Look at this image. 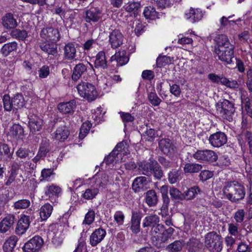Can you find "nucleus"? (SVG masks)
Instances as JSON below:
<instances>
[{"mask_svg":"<svg viewBox=\"0 0 252 252\" xmlns=\"http://www.w3.org/2000/svg\"><path fill=\"white\" fill-rule=\"evenodd\" d=\"M186 18L190 22L194 23L201 20L203 17V13L199 9L190 8L189 12L186 14Z\"/></svg>","mask_w":252,"mask_h":252,"instance_id":"7c9ffc66","label":"nucleus"},{"mask_svg":"<svg viewBox=\"0 0 252 252\" xmlns=\"http://www.w3.org/2000/svg\"><path fill=\"white\" fill-rule=\"evenodd\" d=\"M143 14L147 19L154 20L156 18H159L158 13L156 11L154 7L151 6H147L145 8Z\"/></svg>","mask_w":252,"mask_h":252,"instance_id":"79ce46f5","label":"nucleus"},{"mask_svg":"<svg viewBox=\"0 0 252 252\" xmlns=\"http://www.w3.org/2000/svg\"><path fill=\"white\" fill-rule=\"evenodd\" d=\"M57 124L58 126L55 132V138L59 141H64L69 135L70 131L63 121H60Z\"/></svg>","mask_w":252,"mask_h":252,"instance_id":"ddd939ff","label":"nucleus"},{"mask_svg":"<svg viewBox=\"0 0 252 252\" xmlns=\"http://www.w3.org/2000/svg\"><path fill=\"white\" fill-rule=\"evenodd\" d=\"M118 153H115V151L112 152L104 158L103 162H104L107 165L110 166L114 165V163H116L119 161V157Z\"/></svg>","mask_w":252,"mask_h":252,"instance_id":"de8ad7c7","label":"nucleus"},{"mask_svg":"<svg viewBox=\"0 0 252 252\" xmlns=\"http://www.w3.org/2000/svg\"><path fill=\"white\" fill-rule=\"evenodd\" d=\"M221 40L219 42L218 47L215 48V51L219 60L226 64H230L234 58V47L225 36H221Z\"/></svg>","mask_w":252,"mask_h":252,"instance_id":"7ed1b4c3","label":"nucleus"},{"mask_svg":"<svg viewBox=\"0 0 252 252\" xmlns=\"http://www.w3.org/2000/svg\"><path fill=\"white\" fill-rule=\"evenodd\" d=\"M201 191L200 188L198 186H193L185 191L183 194L185 196V200H189L194 198L198 193Z\"/></svg>","mask_w":252,"mask_h":252,"instance_id":"a19ab883","label":"nucleus"},{"mask_svg":"<svg viewBox=\"0 0 252 252\" xmlns=\"http://www.w3.org/2000/svg\"><path fill=\"white\" fill-rule=\"evenodd\" d=\"M209 141L212 146L219 148L226 143L227 138L224 132L218 131L211 134L209 137Z\"/></svg>","mask_w":252,"mask_h":252,"instance_id":"f8f14e48","label":"nucleus"},{"mask_svg":"<svg viewBox=\"0 0 252 252\" xmlns=\"http://www.w3.org/2000/svg\"><path fill=\"white\" fill-rule=\"evenodd\" d=\"M174 231V228L170 227L167 228V231L165 233L151 237L150 240L152 244L157 249L164 248L168 239L172 236Z\"/></svg>","mask_w":252,"mask_h":252,"instance_id":"423d86ee","label":"nucleus"},{"mask_svg":"<svg viewBox=\"0 0 252 252\" xmlns=\"http://www.w3.org/2000/svg\"><path fill=\"white\" fill-rule=\"evenodd\" d=\"M39 47L43 52L47 53L48 55L55 56L58 53L57 45L53 42H42L40 43Z\"/></svg>","mask_w":252,"mask_h":252,"instance_id":"a878e982","label":"nucleus"},{"mask_svg":"<svg viewBox=\"0 0 252 252\" xmlns=\"http://www.w3.org/2000/svg\"><path fill=\"white\" fill-rule=\"evenodd\" d=\"M158 147L165 156L172 158L177 152V148L169 138H162L158 141Z\"/></svg>","mask_w":252,"mask_h":252,"instance_id":"6e6552de","label":"nucleus"},{"mask_svg":"<svg viewBox=\"0 0 252 252\" xmlns=\"http://www.w3.org/2000/svg\"><path fill=\"white\" fill-rule=\"evenodd\" d=\"M76 104L72 100L66 102H61L58 106V110H73L76 109Z\"/></svg>","mask_w":252,"mask_h":252,"instance_id":"8fccbe9b","label":"nucleus"},{"mask_svg":"<svg viewBox=\"0 0 252 252\" xmlns=\"http://www.w3.org/2000/svg\"><path fill=\"white\" fill-rule=\"evenodd\" d=\"M10 134L16 139H23L24 136V128L19 124H14L10 128Z\"/></svg>","mask_w":252,"mask_h":252,"instance_id":"c85d7f7f","label":"nucleus"},{"mask_svg":"<svg viewBox=\"0 0 252 252\" xmlns=\"http://www.w3.org/2000/svg\"><path fill=\"white\" fill-rule=\"evenodd\" d=\"M183 240H176L166 246L165 249L168 252H180L184 246Z\"/></svg>","mask_w":252,"mask_h":252,"instance_id":"c9c22d12","label":"nucleus"},{"mask_svg":"<svg viewBox=\"0 0 252 252\" xmlns=\"http://www.w3.org/2000/svg\"><path fill=\"white\" fill-rule=\"evenodd\" d=\"M189 252H200L202 244L200 241L196 238H191L187 242Z\"/></svg>","mask_w":252,"mask_h":252,"instance_id":"2f4dec72","label":"nucleus"},{"mask_svg":"<svg viewBox=\"0 0 252 252\" xmlns=\"http://www.w3.org/2000/svg\"><path fill=\"white\" fill-rule=\"evenodd\" d=\"M43 244V240L39 236H35L25 243L23 250L24 252H37Z\"/></svg>","mask_w":252,"mask_h":252,"instance_id":"1a4fd4ad","label":"nucleus"},{"mask_svg":"<svg viewBox=\"0 0 252 252\" xmlns=\"http://www.w3.org/2000/svg\"><path fill=\"white\" fill-rule=\"evenodd\" d=\"M3 104L4 110H11L13 109V105H12V100H10V96L8 95L5 94L3 97Z\"/></svg>","mask_w":252,"mask_h":252,"instance_id":"0e129e2a","label":"nucleus"},{"mask_svg":"<svg viewBox=\"0 0 252 252\" xmlns=\"http://www.w3.org/2000/svg\"><path fill=\"white\" fill-rule=\"evenodd\" d=\"M31 204L30 201L28 199H21L15 202L14 207L16 210L24 209L28 208Z\"/></svg>","mask_w":252,"mask_h":252,"instance_id":"864d4df0","label":"nucleus"},{"mask_svg":"<svg viewBox=\"0 0 252 252\" xmlns=\"http://www.w3.org/2000/svg\"><path fill=\"white\" fill-rule=\"evenodd\" d=\"M160 221L159 217L156 214H151L145 217L143 220L142 226L144 228L150 229Z\"/></svg>","mask_w":252,"mask_h":252,"instance_id":"b1692460","label":"nucleus"},{"mask_svg":"<svg viewBox=\"0 0 252 252\" xmlns=\"http://www.w3.org/2000/svg\"><path fill=\"white\" fill-rule=\"evenodd\" d=\"M124 39V35L119 30L110 29L109 43L113 49L120 47L123 44Z\"/></svg>","mask_w":252,"mask_h":252,"instance_id":"9d476101","label":"nucleus"},{"mask_svg":"<svg viewBox=\"0 0 252 252\" xmlns=\"http://www.w3.org/2000/svg\"><path fill=\"white\" fill-rule=\"evenodd\" d=\"M172 60L171 58L166 56H159L157 59V65L159 67L167 64H170Z\"/></svg>","mask_w":252,"mask_h":252,"instance_id":"6e6d98bb","label":"nucleus"},{"mask_svg":"<svg viewBox=\"0 0 252 252\" xmlns=\"http://www.w3.org/2000/svg\"><path fill=\"white\" fill-rule=\"evenodd\" d=\"M204 245L210 252H220L223 248V238L220 232L212 231L206 233Z\"/></svg>","mask_w":252,"mask_h":252,"instance_id":"20e7f679","label":"nucleus"},{"mask_svg":"<svg viewBox=\"0 0 252 252\" xmlns=\"http://www.w3.org/2000/svg\"><path fill=\"white\" fill-rule=\"evenodd\" d=\"M222 192L225 197L233 203H238L246 195L245 187L236 181L225 182Z\"/></svg>","mask_w":252,"mask_h":252,"instance_id":"f257e3e1","label":"nucleus"},{"mask_svg":"<svg viewBox=\"0 0 252 252\" xmlns=\"http://www.w3.org/2000/svg\"><path fill=\"white\" fill-rule=\"evenodd\" d=\"M141 7V4L138 2H133L130 3L126 7V10L127 12H133V15L136 17L138 15V11Z\"/></svg>","mask_w":252,"mask_h":252,"instance_id":"3c124183","label":"nucleus"},{"mask_svg":"<svg viewBox=\"0 0 252 252\" xmlns=\"http://www.w3.org/2000/svg\"><path fill=\"white\" fill-rule=\"evenodd\" d=\"M182 172L179 170L172 169L168 174V180L171 184H174L180 181Z\"/></svg>","mask_w":252,"mask_h":252,"instance_id":"ea45409f","label":"nucleus"},{"mask_svg":"<svg viewBox=\"0 0 252 252\" xmlns=\"http://www.w3.org/2000/svg\"><path fill=\"white\" fill-rule=\"evenodd\" d=\"M94 66L95 67H100L103 69L107 67V61L104 52L100 51L97 53L94 61Z\"/></svg>","mask_w":252,"mask_h":252,"instance_id":"473e14b6","label":"nucleus"},{"mask_svg":"<svg viewBox=\"0 0 252 252\" xmlns=\"http://www.w3.org/2000/svg\"><path fill=\"white\" fill-rule=\"evenodd\" d=\"M64 59L68 61L75 60L76 57V50L74 44L72 43H68L65 45L63 48Z\"/></svg>","mask_w":252,"mask_h":252,"instance_id":"cd10ccee","label":"nucleus"},{"mask_svg":"<svg viewBox=\"0 0 252 252\" xmlns=\"http://www.w3.org/2000/svg\"><path fill=\"white\" fill-rule=\"evenodd\" d=\"M101 16V11L98 8L91 7L84 12L83 17L86 22L91 23V22H97Z\"/></svg>","mask_w":252,"mask_h":252,"instance_id":"2eb2a0df","label":"nucleus"},{"mask_svg":"<svg viewBox=\"0 0 252 252\" xmlns=\"http://www.w3.org/2000/svg\"><path fill=\"white\" fill-rule=\"evenodd\" d=\"M158 161L165 169H167L172 167L173 165V162L169 160L162 156H158Z\"/></svg>","mask_w":252,"mask_h":252,"instance_id":"4d7b16f0","label":"nucleus"},{"mask_svg":"<svg viewBox=\"0 0 252 252\" xmlns=\"http://www.w3.org/2000/svg\"><path fill=\"white\" fill-rule=\"evenodd\" d=\"M16 220L15 216L14 215H10L6 216L0 222V231L3 233L6 232Z\"/></svg>","mask_w":252,"mask_h":252,"instance_id":"bb28decb","label":"nucleus"},{"mask_svg":"<svg viewBox=\"0 0 252 252\" xmlns=\"http://www.w3.org/2000/svg\"><path fill=\"white\" fill-rule=\"evenodd\" d=\"M53 207L49 203L42 206L40 209V217L42 220H46L51 215Z\"/></svg>","mask_w":252,"mask_h":252,"instance_id":"4c0bfd02","label":"nucleus"},{"mask_svg":"<svg viewBox=\"0 0 252 252\" xmlns=\"http://www.w3.org/2000/svg\"><path fill=\"white\" fill-rule=\"evenodd\" d=\"M119 113L123 122L124 123L132 122L134 120V116L129 113L121 111Z\"/></svg>","mask_w":252,"mask_h":252,"instance_id":"338daca9","label":"nucleus"},{"mask_svg":"<svg viewBox=\"0 0 252 252\" xmlns=\"http://www.w3.org/2000/svg\"><path fill=\"white\" fill-rule=\"evenodd\" d=\"M10 35L14 38L24 41L28 37V32L25 30L14 29L11 31Z\"/></svg>","mask_w":252,"mask_h":252,"instance_id":"c03bdc74","label":"nucleus"},{"mask_svg":"<svg viewBox=\"0 0 252 252\" xmlns=\"http://www.w3.org/2000/svg\"><path fill=\"white\" fill-rule=\"evenodd\" d=\"M169 194L172 200L179 201L185 200V196L178 189L172 187L169 189Z\"/></svg>","mask_w":252,"mask_h":252,"instance_id":"37998d69","label":"nucleus"},{"mask_svg":"<svg viewBox=\"0 0 252 252\" xmlns=\"http://www.w3.org/2000/svg\"><path fill=\"white\" fill-rule=\"evenodd\" d=\"M77 89L79 94L89 101L94 100L97 95L94 86L91 83L82 81L77 86Z\"/></svg>","mask_w":252,"mask_h":252,"instance_id":"39448f33","label":"nucleus"},{"mask_svg":"<svg viewBox=\"0 0 252 252\" xmlns=\"http://www.w3.org/2000/svg\"><path fill=\"white\" fill-rule=\"evenodd\" d=\"M193 157L196 160L202 162L212 163L218 159L217 154L212 150H197L193 155Z\"/></svg>","mask_w":252,"mask_h":252,"instance_id":"0eeeda50","label":"nucleus"},{"mask_svg":"<svg viewBox=\"0 0 252 252\" xmlns=\"http://www.w3.org/2000/svg\"><path fill=\"white\" fill-rule=\"evenodd\" d=\"M117 61L118 65L122 66L128 63L129 58L125 50H120L111 57L110 61Z\"/></svg>","mask_w":252,"mask_h":252,"instance_id":"5701e85b","label":"nucleus"},{"mask_svg":"<svg viewBox=\"0 0 252 252\" xmlns=\"http://www.w3.org/2000/svg\"><path fill=\"white\" fill-rule=\"evenodd\" d=\"M18 49V43L12 41L4 44L0 50V53L3 57H6Z\"/></svg>","mask_w":252,"mask_h":252,"instance_id":"393cba45","label":"nucleus"},{"mask_svg":"<svg viewBox=\"0 0 252 252\" xmlns=\"http://www.w3.org/2000/svg\"><path fill=\"white\" fill-rule=\"evenodd\" d=\"M61 189L60 187L52 185L51 186L46 187L45 194L47 196L51 198L54 196H58L59 193L61 192Z\"/></svg>","mask_w":252,"mask_h":252,"instance_id":"09e8293b","label":"nucleus"},{"mask_svg":"<svg viewBox=\"0 0 252 252\" xmlns=\"http://www.w3.org/2000/svg\"><path fill=\"white\" fill-rule=\"evenodd\" d=\"M50 150L47 144H43L39 147L37 154L42 158H44Z\"/></svg>","mask_w":252,"mask_h":252,"instance_id":"774afa93","label":"nucleus"},{"mask_svg":"<svg viewBox=\"0 0 252 252\" xmlns=\"http://www.w3.org/2000/svg\"><path fill=\"white\" fill-rule=\"evenodd\" d=\"M13 152H10L8 145L4 143H0V160L11 158Z\"/></svg>","mask_w":252,"mask_h":252,"instance_id":"72a5a7b5","label":"nucleus"},{"mask_svg":"<svg viewBox=\"0 0 252 252\" xmlns=\"http://www.w3.org/2000/svg\"><path fill=\"white\" fill-rule=\"evenodd\" d=\"M1 20L2 27L7 30L14 29L18 26L17 19L11 13H6L1 17Z\"/></svg>","mask_w":252,"mask_h":252,"instance_id":"f3484780","label":"nucleus"},{"mask_svg":"<svg viewBox=\"0 0 252 252\" xmlns=\"http://www.w3.org/2000/svg\"><path fill=\"white\" fill-rule=\"evenodd\" d=\"M31 223L30 216L24 215L18 220L16 228V233L21 235L29 228Z\"/></svg>","mask_w":252,"mask_h":252,"instance_id":"a211bd4d","label":"nucleus"},{"mask_svg":"<svg viewBox=\"0 0 252 252\" xmlns=\"http://www.w3.org/2000/svg\"><path fill=\"white\" fill-rule=\"evenodd\" d=\"M238 225L237 223H231L228 224V231L229 234L232 236H236L239 234Z\"/></svg>","mask_w":252,"mask_h":252,"instance_id":"69168bd1","label":"nucleus"},{"mask_svg":"<svg viewBox=\"0 0 252 252\" xmlns=\"http://www.w3.org/2000/svg\"><path fill=\"white\" fill-rule=\"evenodd\" d=\"M106 234L104 229L99 228L95 229L90 236V244L93 247L96 246L104 239Z\"/></svg>","mask_w":252,"mask_h":252,"instance_id":"aec40b11","label":"nucleus"},{"mask_svg":"<svg viewBox=\"0 0 252 252\" xmlns=\"http://www.w3.org/2000/svg\"><path fill=\"white\" fill-rule=\"evenodd\" d=\"M88 64L91 65L88 62L84 63H79L77 64L73 69L72 75V79L74 81H77L82 75L85 74L87 72Z\"/></svg>","mask_w":252,"mask_h":252,"instance_id":"6ab92c4d","label":"nucleus"},{"mask_svg":"<svg viewBox=\"0 0 252 252\" xmlns=\"http://www.w3.org/2000/svg\"><path fill=\"white\" fill-rule=\"evenodd\" d=\"M94 211L92 209L90 210L85 215V219L83 221V223H85L89 225L92 224L94 220Z\"/></svg>","mask_w":252,"mask_h":252,"instance_id":"13d9d810","label":"nucleus"},{"mask_svg":"<svg viewBox=\"0 0 252 252\" xmlns=\"http://www.w3.org/2000/svg\"><path fill=\"white\" fill-rule=\"evenodd\" d=\"M24 104L25 100L21 94H16L12 98V105H13V110H18L21 109Z\"/></svg>","mask_w":252,"mask_h":252,"instance_id":"f704fd0d","label":"nucleus"},{"mask_svg":"<svg viewBox=\"0 0 252 252\" xmlns=\"http://www.w3.org/2000/svg\"><path fill=\"white\" fill-rule=\"evenodd\" d=\"M125 216L124 213L121 211H116L114 215V221L119 225H122L124 224Z\"/></svg>","mask_w":252,"mask_h":252,"instance_id":"052dcab7","label":"nucleus"},{"mask_svg":"<svg viewBox=\"0 0 252 252\" xmlns=\"http://www.w3.org/2000/svg\"><path fill=\"white\" fill-rule=\"evenodd\" d=\"M145 201L149 207L156 206L158 202V196L156 191L153 189L148 190L145 193Z\"/></svg>","mask_w":252,"mask_h":252,"instance_id":"4be33fe9","label":"nucleus"},{"mask_svg":"<svg viewBox=\"0 0 252 252\" xmlns=\"http://www.w3.org/2000/svg\"><path fill=\"white\" fill-rule=\"evenodd\" d=\"M18 238L15 235L10 236L4 243L3 249L4 252H13Z\"/></svg>","mask_w":252,"mask_h":252,"instance_id":"c756f323","label":"nucleus"},{"mask_svg":"<svg viewBox=\"0 0 252 252\" xmlns=\"http://www.w3.org/2000/svg\"><path fill=\"white\" fill-rule=\"evenodd\" d=\"M31 151L28 148L20 147L16 152V156L20 159H25L28 158Z\"/></svg>","mask_w":252,"mask_h":252,"instance_id":"5fc2aeb1","label":"nucleus"},{"mask_svg":"<svg viewBox=\"0 0 252 252\" xmlns=\"http://www.w3.org/2000/svg\"><path fill=\"white\" fill-rule=\"evenodd\" d=\"M139 167L143 175L151 177L153 176L155 180L160 181L164 176L161 166L153 158L148 161H143L139 164Z\"/></svg>","mask_w":252,"mask_h":252,"instance_id":"f03ea898","label":"nucleus"},{"mask_svg":"<svg viewBox=\"0 0 252 252\" xmlns=\"http://www.w3.org/2000/svg\"><path fill=\"white\" fill-rule=\"evenodd\" d=\"M98 192L99 189L98 188L91 187L86 189L82 196L85 199L91 200L95 198L98 193Z\"/></svg>","mask_w":252,"mask_h":252,"instance_id":"49530a36","label":"nucleus"},{"mask_svg":"<svg viewBox=\"0 0 252 252\" xmlns=\"http://www.w3.org/2000/svg\"><path fill=\"white\" fill-rule=\"evenodd\" d=\"M217 105L219 108H221L222 110H228L229 109L234 108V104L226 99L218 103Z\"/></svg>","mask_w":252,"mask_h":252,"instance_id":"e2e57ef3","label":"nucleus"},{"mask_svg":"<svg viewBox=\"0 0 252 252\" xmlns=\"http://www.w3.org/2000/svg\"><path fill=\"white\" fill-rule=\"evenodd\" d=\"M214 175L213 171L208 170H204L201 171L199 175V178L200 181L205 182L209 179L211 178Z\"/></svg>","mask_w":252,"mask_h":252,"instance_id":"bf43d9fd","label":"nucleus"},{"mask_svg":"<svg viewBox=\"0 0 252 252\" xmlns=\"http://www.w3.org/2000/svg\"><path fill=\"white\" fill-rule=\"evenodd\" d=\"M245 216V211L244 209H238L234 214V218L237 223L243 222Z\"/></svg>","mask_w":252,"mask_h":252,"instance_id":"680f3d73","label":"nucleus"},{"mask_svg":"<svg viewBox=\"0 0 252 252\" xmlns=\"http://www.w3.org/2000/svg\"><path fill=\"white\" fill-rule=\"evenodd\" d=\"M202 168V165L198 163H187L185 164L183 170L185 173H196Z\"/></svg>","mask_w":252,"mask_h":252,"instance_id":"e433bc0d","label":"nucleus"},{"mask_svg":"<svg viewBox=\"0 0 252 252\" xmlns=\"http://www.w3.org/2000/svg\"><path fill=\"white\" fill-rule=\"evenodd\" d=\"M208 78L214 83H220L221 85L226 86L228 83V79L226 78L223 75H216L215 73H210L208 75Z\"/></svg>","mask_w":252,"mask_h":252,"instance_id":"58836bf2","label":"nucleus"},{"mask_svg":"<svg viewBox=\"0 0 252 252\" xmlns=\"http://www.w3.org/2000/svg\"><path fill=\"white\" fill-rule=\"evenodd\" d=\"M166 231H167V229H165L164 226L159 222L150 229L149 234L151 237H153L156 235H158L164 233Z\"/></svg>","mask_w":252,"mask_h":252,"instance_id":"a18cd8bd","label":"nucleus"},{"mask_svg":"<svg viewBox=\"0 0 252 252\" xmlns=\"http://www.w3.org/2000/svg\"><path fill=\"white\" fill-rule=\"evenodd\" d=\"M40 36L46 41H58L61 38L59 31L52 27L43 28L40 32Z\"/></svg>","mask_w":252,"mask_h":252,"instance_id":"9b49d317","label":"nucleus"},{"mask_svg":"<svg viewBox=\"0 0 252 252\" xmlns=\"http://www.w3.org/2000/svg\"><path fill=\"white\" fill-rule=\"evenodd\" d=\"M29 125L32 133L39 131L41 128L43 124L42 120L35 115H32L29 117Z\"/></svg>","mask_w":252,"mask_h":252,"instance_id":"412c9836","label":"nucleus"},{"mask_svg":"<svg viewBox=\"0 0 252 252\" xmlns=\"http://www.w3.org/2000/svg\"><path fill=\"white\" fill-rule=\"evenodd\" d=\"M151 181L145 176H139L134 179L132 184V189L135 192H139L147 189V186Z\"/></svg>","mask_w":252,"mask_h":252,"instance_id":"4468645a","label":"nucleus"},{"mask_svg":"<svg viewBox=\"0 0 252 252\" xmlns=\"http://www.w3.org/2000/svg\"><path fill=\"white\" fill-rule=\"evenodd\" d=\"M142 214L140 211L132 210L130 220V229L133 233L137 234L140 231V222Z\"/></svg>","mask_w":252,"mask_h":252,"instance_id":"dca6fc26","label":"nucleus"},{"mask_svg":"<svg viewBox=\"0 0 252 252\" xmlns=\"http://www.w3.org/2000/svg\"><path fill=\"white\" fill-rule=\"evenodd\" d=\"M92 124L89 122H85L82 124L80 129L79 137L80 139H84L89 133Z\"/></svg>","mask_w":252,"mask_h":252,"instance_id":"603ef678","label":"nucleus"}]
</instances>
